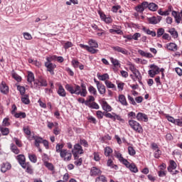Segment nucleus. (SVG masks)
<instances>
[{
    "instance_id": "nucleus-1",
    "label": "nucleus",
    "mask_w": 182,
    "mask_h": 182,
    "mask_svg": "<svg viewBox=\"0 0 182 182\" xmlns=\"http://www.w3.org/2000/svg\"><path fill=\"white\" fill-rule=\"evenodd\" d=\"M63 147H65V144H57L55 151L60 154V157L63 161H70L73 153L70 150L63 149Z\"/></svg>"
},
{
    "instance_id": "nucleus-2",
    "label": "nucleus",
    "mask_w": 182,
    "mask_h": 182,
    "mask_svg": "<svg viewBox=\"0 0 182 182\" xmlns=\"http://www.w3.org/2000/svg\"><path fill=\"white\" fill-rule=\"evenodd\" d=\"M149 9V11H152V12H156L157 9H159V6L154 3H149L147 1H143L141 4H139L135 7V11L139 12V14H142L144 12V9Z\"/></svg>"
},
{
    "instance_id": "nucleus-3",
    "label": "nucleus",
    "mask_w": 182,
    "mask_h": 182,
    "mask_svg": "<svg viewBox=\"0 0 182 182\" xmlns=\"http://www.w3.org/2000/svg\"><path fill=\"white\" fill-rule=\"evenodd\" d=\"M128 124L135 133H138L139 134H143V127H141V124H140L137 121L134 119H129L128 121Z\"/></svg>"
},
{
    "instance_id": "nucleus-4",
    "label": "nucleus",
    "mask_w": 182,
    "mask_h": 182,
    "mask_svg": "<svg viewBox=\"0 0 182 182\" xmlns=\"http://www.w3.org/2000/svg\"><path fill=\"white\" fill-rule=\"evenodd\" d=\"M95 97L92 95L88 96V99L86 100V106L90 107V109H95V110H99L100 109V106L96 102H95Z\"/></svg>"
},
{
    "instance_id": "nucleus-5",
    "label": "nucleus",
    "mask_w": 182,
    "mask_h": 182,
    "mask_svg": "<svg viewBox=\"0 0 182 182\" xmlns=\"http://www.w3.org/2000/svg\"><path fill=\"white\" fill-rule=\"evenodd\" d=\"M71 153H73V157L76 158L77 156H79V154H83L85 151L83 150V148L80 144H75L71 151Z\"/></svg>"
},
{
    "instance_id": "nucleus-6",
    "label": "nucleus",
    "mask_w": 182,
    "mask_h": 182,
    "mask_svg": "<svg viewBox=\"0 0 182 182\" xmlns=\"http://www.w3.org/2000/svg\"><path fill=\"white\" fill-rule=\"evenodd\" d=\"M150 69L151 70L148 71V74L150 77H154L156 75H159L160 73V68L154 64L150 65Z\"/></svg>"
},
{
    "instance_id": "nucleus-7",
    "label": "nucleus",
    "mask_w": 182,
    "mask_h": 182,
    "mask_svg": "<svg viewBox=\"0 0 182 182\" xmlns=\"http://www.w3.org/2000/svg\"><path fill=\"white\" fill-rule=\"evenodd\" d=\"M94 82L97 85V90L100 95H105L106 93V86L103 83L99 82L97 80L94 79Z\"/></svg>"
},
{
    "instance_id": "nucleus-8",
    "label": "nucleus",
    "mask_w": 182,
    "mask_h": 182,
    "mask_svg": "<svg viewBox=\"0 0 182 182\" xmlns=\"http://www.w3.org/2000/svg\"><path fill=\"white\" fill-rule=\"evenodd\" d=\"M44 65L47 68V71L50 72V75H55V64L52 63L50 61H46Z\"/></svg>"
},
{
    "instance_id": "nucleus-9",
    "label": "nucleus",
    "mask_w": 182,
    "mask_h": 182,
    "mask_svg": "<svg viewBox=\"0 0 182 182\" xmlns=\"http://www.w3.org/2000/svg\"><path fill=\"white\" fill-rule=\"evenodd\" d=\"M65 89L66 90H68V92H70V93H71V95H77V92H79V89H80V86L78 85H75V88L69 85V84H67L65 85Z\"/></svg>"
},
{
    "instance_id": "nucleus-10",
    "label": "nucleus",
    "mask_w": 182,
    "mask_h": 182,
    "mask_svg": "<svg viewBox=\"0 0 182 182\" xmlns=\"http://www.w3.org/2000/svg\"><path fill=\"white\" fill-rule=\"evenodd\" d=\"M77 95H80L82 97L87 96V90H86V85H85V83H81Z\"/></svg>"
},
{
    "instance_id": "nucleus-11",
    "label": "nucleus",
    "mask_w": 182,
    "mask_h": 182,
    "mask_svg": "<svg viewBox=\"0 0 182 182\" xmlns=\"http://www.w3.org/2000/svg\"><path fill=\"white\" fill-rule=\"evenodd\" d=\"M112 50H114V52H118V53H122V55H129V50L119 46H112Z\"/></svg>"
},
{
    "instance_id": "nucleus-12",
    "label": "nucleus",
    "mask_w": 182,
    "mask_h": 182,
    "mask_svg": "<svg viewBox=\"0 0 182 182\" xmlns=\"http://www.w3.org/2000/svg\"><path fill=\"white\" fill-rule=\"evenodd\" d=\"M80 47L82 48V49H86V50H87V52H90V53H97V52H99V50L95 49V47H90L89 46H86L85 44H80Z\"/></svg>"
},
{
    "instance_id": "nucleus-13",
    "label": "nucleus",
    "mask_w": 182,
    "mask_h": 182,
    "mask_svg": "<svg viewBox=\"0 0 182 182\" xmlns=\"http://www.w3.org/2000/svg\"><path fill=\"white\" fill-rule=\"evenodd\" d=\"M136 120L138 122H149V117H147V114L143 113V112H139L136 114Z\"/></svg>"
},
{
    "instance_id": "nucleus-14",
    "label": "nucleus",
    "mask_w": 182,
    "mask_h": 182,
    "mask_svg": "<svg viewBox=\"0 0 182 182\" xmlns=\"http://www.w3.org/2000/svg\"><path fill=\"white\" fill-rule=\"evenodd\" d=\"M90 176L92 177L102 176V171H100V168H97L96 166H93L91 168V170H90Z\"/></svg>"
},
{
    "instance_id": "nucleus-15",
    "label": "nucleus",
    "mask_w": 182,
    "mask_h": 182,
    "mask_svg": "<svg viewBox=\"0 0 182 182\" xmlns=\"http://www.w3.org/2000/svg\"><path fill=\"white\" fill-rule=\"evenodd\" d=\"M166 49L168 50H171V52H176V50H178V47L177 46V44L175 43H168L165 46Z\"/></svg>"
},
{
    "instance_id": "nucleus-16",
    "label": "nucleus",
    "mask_w": 182,
    "mask_h": 182,
    "mask_svg": "<svg viewBox=\"0 0 182 182\" xmlns=\"http://www.w3.org/2000/svg\"><path fill=\"white\" fill-rule=\"evenodd\" d=\"M57 93L59 96H60V97H66V90H65V88L62 84L58 85Z\"/></svg>"
},
{
    "instance_id": "nucleus-17",
    "label": "nucleus",
    "mask_w": 182,
    "mask_h": 182,
    "mask_svg": "<svg viewBox=\"0 0 182 182\" xmlns=\"http://www.w3.org/2000/svg\"><path fill=\"white\" fill-rule=\"evenodd\" d=\"M11 167H12V165H11V164L8 162L3 163L1 165V173H6L8 170H11Z\"/></svg>"
},
{
    "instance_id": "nucleus-18",
    "label": "nucleus",
    "mask_w": 182,
    "mask_h": 182,
    "mask_svg": "<svg viewBox=\"0 0 182 182\" xmlns=\"http://www.w3.org/2000/svg\"><path fill=\"white\" fill-rule=\"evenodd\" d=\"M127 163L128 164H124V166H126L127 168H129L130 171H132V173H137L139 171V169L137 168V166H136V164H130L129 161H127Z\"/></svg>"
},
{
    "instance_id": "nucleus-19",
    "label": "nucleus",
    "mask_w": 182,
    "mask_h": 182,
    "mask_svg": "<svg viewBox=\"0 0 182 182\" xmlns=\"http://www.w3.org/2000/svg\"><path fill=\"white\" fill-rule=\"evenodd\" d=\"M33 139L34 140V145L37 149H39V146H41V143L43 141V138L38 136H33Z\"/></svg>"
},
{
    "instance_id": "nucleus-20",
    "label": "nucleus",
    "mask_w": 182,
    "mask_h": 182,
    "mask_svg": "<svg viewBox=\"0 0 182 182\" xmlns=\"http://www.w3.org/2000/svg\"><path fill=\"white\" fill-rule=\"evenodd\" d=\"M0 91L1 93H4V95H6V93L9 92V87L4 81L1 82V83L0 84Z\"/></svg>"
},
{
    "instance_id": "nucleus-21",
    "label": "nucleus",
    "mask_w": 182,
    "mask_h": 182,
    "mask_svg": "<svg viewBox=\"0 0 182 182\" xmlns=\"http://www.w3.org/2000/svg\"><path fill=\"white\" fill-rule=\"evenodd\" d=\"M22 168L26 169V172L28 174H33V169L32 168V165H31V163L27 162L23 166H21Z\"/></svg>"
},
{
    "instance_id": "nucleus-22",
    "label": "nucleus",
    "mask_w": 182,
    "mask_h": 182,
    "mask_svg": "<svg viewBox=\"0 0 182 182\" xmlns=\"http://www.w3.org/2000/svg\"><path fill=\"white\" fill-rule=\"evenodd\" d=\"M177 168V164L174 160H170L169 161V166H168V171L169 173H173V170H176Z\"/></svg>"
},
{
    "instance_id": "nucleus-23",
    "label": "nucleus",
    "mask_w": 182,
    "mask_h": 182,
    "mask_svg": "<svg viewBox=\"0 0 182 182\" xmlns=\"http://www.w3.org/2000/svg\"><path fill=\"white\" fill-rule=\"evenodd\" d=\"M101 106L105 112H112V106L105 100L102 101Z\"/></svg>"
},
{
    "instance_id": "nucleus-24",
    "label": "nucleus",
    "mask_w": 182,
    "mask_h": 182,
    "mask_svg": "<svg viewBox=\"0 0 182 182\" xmlns=\"http://www.w3.org/2000/svg\"><path fill=\"white\" fill-rule=\"evenodd\" d=\"M17 160L20 166H21V167L28 163L26 162V158H25V155H23V154H20L17 156Z\"/></svg>"
},
{
    "instance_id": "nucleus-25",
    "label": "nucleus",
    "mask_w": 182,
    "mask_h": 182,
    "mask_svg": "<svg viewBox=\"0 0 182 182\" xmlns=\"http://www.w3.org/2000/svg\"><path fill=\"white\" fill-rule=\"evenodd\" d=\"M115 157H117V159H118L119 161H120V163H122V164L124 165V164H128L127 159L123 158V156L119 152H117V151L115 152Z\"/></svg>"
},
{
    "instance_id": "nucleus-26",
    "label": "nucleus",
    "mask_w": 182,
    "mask_h": 182,
    "mask_svg": "<svg viewBox=\"0 0 182 182\" xmlns=\"http://www.w3.org/2000/svg\"><path fill=\"white\" fill-rule=\"evenodd\" d=\"M118 100L122 106H129V103L127 102V100H126V96H124V95H119Z\"/></svg>"
},
{
    "instance_id": "nucleus-27",
    "label": "nucleus",
    "mask_w": 182,
    "mask_h": 182,
    "mask_svg": "<svg viewBox=\"0 0 182 182\" xmlns=\"http://www.w3.org/2000/svg\"><path fill=\"white\" fill-rule=\"evenodd\" d=\"M138 53H139L141 56H144V58H148L149 59L154 58L153 54H151V53H146L143 50H139Z\"/></svg>"
},
{
    "instance_id": "nucleus-28",
    "label": "nucleus",
    "mask_w": 182,
    "mask_h": 182,
    "mask_svg": "<svg viewBox=\"0 0 182 182\" xmlns=\"http://www.w3.org/2000/svg\"><path fill=\"white\" fill-rule=\"evenodd\" d=\"M147 21L150 25H157V23H159V21L156 16L147 18Z\"/></svg>"
},
{
    "instance_id": "nucleus-29",
    "label": "nucleus",
    "mask_w": 182,
    "mask_h": 182,
    "mask_svg": "<svg viewBox=\"0 0 182 182\" xmlns=\"http://www.w3.org/2000/svg\"><path fill=\"white\" fill-rule=\"evenodd\" d=\"M106 87L108 89H113V90H117V88L116 87V85L111 82L109 80H105V82Z\"/></svg>"
},
{
    "instance_id": "nucleus-30",
    "label": "nucleus",
    "mask_w": 182,
    "mask_h": 182,
    "mask_svg": "<svg viewBox=\"0 0 182 182\" xmlns=\"http://www.w3.org/2000/svg\"><path fill=\"white\" fill-rule=\"evenodd\" d=\"M34 80H35V75L33 74V73L31 71L28 72L27 82L31 84L33 82H34Z\"/></svg>"
},
{
    "instance_id": "nucleus-31",
    "label": "nucleus",
    "mask_w": 182,
    "mask_h": 182,
    "mask_svg": "<svg viewBox=\"0 0 182 182\" xmlns=\"http://www.w3.org/2000/svg\"><path fill=\"white\" fill-rule=\"evenodd\" d=\"M74 157V164H75L77 166H81L82 164L83 163V159L82 158H79V155H77V157Z\"/></svg>"
},
{
    "instance_id": "nucleus-32",
    "label": "nucleus",
    "mask_w": 182,
    "mask_h": 182,
    "mask_svg": "<svg viewBox=\"0 0 182 182\" xmlns=\"http://www.w3.org/2000/svg\"><path fill=\"white\" fill-rule=\"evenodd\" d=\"M169 33H171V36L173 37L174 39H177L178 38V33L176 31V28H172L168 31Z\"/></svg>"
},
{
    "instance_id": "nucleus-33",
    "label": "nucleus",
    "mask_w": 182,
    "mask_h": 182,
    "mask_svg": "<svg viewBox=\"0 0 182 182\" xmlns=\"http://www.w3.org/2000/svg\"><path fill=\"white\" fill-rule=\"evenodd\" d=\"M88 45H90V47L91 48H99V44L97 43V41L93 39H90L88 41Z\"/></svg>"
},
{
    "instance_id": "nucleus-34",
    "label": "nucleus",
    "mask_w": 182,
    "mask_h": 182,
    "mask_svg": "<svg viewBox=\"0 0 182 182\" xmlns=\"http://www.w3.org/2000/svg\"><path fill=\"white\" fill-rule=\"evenodd\" d=\"M12 78L16 80V82H21L22 81V77H21L19 75H18L15 71H12L11 73Z\"/></svg>"
},
{
    "instance_id": "nucleus-35",
    "label": "nucleus",
    "mask_w": 182,
    "mask_h": 182,
    "mask_svg": "<svg viewBox=\"0 0 182 182\" xmlns=\"http://www.w3.org/2000/svg\"><path fill=\"white\" fill-rule=\"evenodd\" d=\"M95 182H107V178L105 175H100L95 178Z\"/></svg>"
},
{
    "instance_id": "nucleus-36",
    "label": "nucleus",
    "mask_w": 182,
    "mask_h": 182,
    "mask_svg": "<svg viewBox=\"0 0 182 182\" xmlns=\"http://www.w3.org/2000/svg\"><path fill=\"white\" fill-rule=\"evenodd\" d=\"M14 117H16V119H26V113L22 112H16V114H14Z\"/></svg>"
},
{
    "instance_id": "nucleus-37",
    "label": "nucleus",
    "mask_w": 182,
    "mask_h": 182,
    "mask_svg": "<svg viewBox=\"0 0 182 182\" xmlns=\"http://www.w3.org/2000/svg\"><path fill=\"white\" fill-rule=\"evenodd\" d=\"M21 102L24 105H29V103H31V100H29V95H23V97H21Z\"/></svg>"
},
{
    "instance_id": "nucleus-38",
    "label": "nucleus",
    "mask_w": 182,
    "mask_h": 182,
    "mask_svg": "<svg viewBox=\"0 0 182 182\" xmlns=\"http://www.w3.org/2000/svg\"><path fill=\"white\" fill-rule=\"evenodd\" d=\"M11 150L13 151V153H14V154H19V153H21V151L19 149H18V146H16L15 144H11Z\"/></svg>"
},
{
    "instance_id": "nucleus-39",
    "label": "nucleus",
    "mask_w": 182,
    "mask_h": 182,
    "mask_svg": "<svg viewBox=\"0 0 182 182\" xmlns=\"http://www.w3.org/2000/svg\"><path fill=\"white\" fill-rule=\"evenodd\" d=\"M44 166L50 170V171H55V166L52 163H49L48 161L44 162Z\"/></svg>"
},
{
    "instance_id": "nucleus-40",
    "label": "nucleus",
    "mask_w": 182,
    "mask_h": 182,
    "mask_svg": "<svg viewBox=\"0 0 182 182\" xmlns=\"http://www.w3.org/2000/svg\"><path fill=\"white\" fill-rule=\"evenodd\" d=\"M0 132L2 136H8L9 134V129L5 127H0Z\"/></svg>"
},
{
    "instance_id": "nucleus-41",
    "label": "nucleus",
    "mask_w": 182,
    "mask_h": 182,
    "mask_svg": "<svg viewBox=\"0 0 182 182\" xmlns=\"http://www.w3.org/2000/svg\"><path fill=\"white\" fill-rule=\"evenodd\" d=\"M104 151L105 156H106V157H109L112 154V153H113V149H112L110 146H107L105 148Z\"/></svg>"
},
{
    "instance_id": "nucleus-42",
    "label": "nucleus",
    "mask_w": 182,
    "mask_h": 182,
    "mask_svg": "<svg viewBox=\"0 0 182 182\" xmlns=\"http://www.w3.org/2000/svg\"><path fill=\"white\" fill-rule=\"evenodd\" d=\"M63 46L65 50H68V49H69V48L73 47V43L71 41H66L64 43H63Z\"/></svg>"
},
{
    "instance_id": "nucleus-43",
    "label": "nucleus",
    "mask_w": 182,
    "mask_h": 182,
    "mask_svg": "<svg viewBox=\"0 0 182 182\" xmlns=\"http://www.w3.org/2000/svg\"><path fill=\"white\" fill-rule=\"evenodd\" d=\"M109 60L112 63L113 66H114V68H117V66H120V62H119V60L116 58H113V57H110Z\"/></svg>"
},
{
    "instance_id": "nucleus-44",
    "label": "nucleus",
    "mask_w": 182,
    "mask_h": 182,
    "mask_svg": "<svg viewBox=\"0 0 182 182\" xmlns=\"http://www.w3.org/2000/svg\"><path fill=\"white\" fill-rule=\"evenodd\" d=\"M144 32L147 35H151L153 38L156 36V31H151L149 28H143Z\"/></svg>"
},
{
    "instance_id": "nucleus-45",
    "label": "nucleus",
    "mask_w": 182,
    "mask_h": 182,
    "mask_svg": "<svg viewBox=\"0 0 182 182\" xmlns=\"http://www.w3.org/2000/svg\"><path fill=\"white\" fill-rule=\"evenodd\" d=\"M28 159L31 163H36L38 161V157L35 154H28Z\"/></svg>"
},
{
    "instance_id": "nucleus-46",
    "label": "nucleus",
    "mask_w": 182,
    "mask_h": 182,
    "mask_svg": "<svg viewBox=\"0 0 182 182\" xmlns=\"http://www.w3.org/2000/svg\"><path fill=\"white\" fill-rule=\"evenodd\" d=\"M17 90L20 92V95L21 96H24L25 93L26 92V89L25 88L24 86H21V85H17Z\"/></svg>"
},
{
    "instance_id": "nucleus-47",
    "label": "nucleus",
    "mask_w": 182,
    "mask_h": 182,
    "mask_svg": "<svg viewBox=\"0 0 182 182\" xmlns=\"http://www.w3.org/2000/svg\"><path fill=\"white\" fill-rule=\"evenodd\" d=\"M38 81L40 82L41 87H46V86H48V81L46 80V79L41 77L38 79Z\"/></svg>"
},
{
    "instance_id": "nucleus-48",
    "label": "nucleus",
    "mask_w": 182,
    "mask_h": 182,
    "mask_svg": "<svg viewBox=\"0 0 182 182\" xmlns=\"http://www.w3.org/2000/svg\"><path fill=\"white\" fill-rule=\"evenodd\" d=\"M31 87H33V89H41V87H42V86L41 85V82H40L39 80H35L34 84H33V85H31Z\"/></svg>"
},
{
    "instance_id": "nucleus-49",
    "label": "nucleus",
    "mask_w": 182,
    "mask_h": 182,
    "mask_svg": "<svg viewBox=\"0 0 182 182\" xmlns=\"http://www.w3.org/2000/svg\"><path fill=\"white\" fill-rule=\"evenodd\" d=\"M88 91L90 92V93H91V95H93L94 96H96V95H97V90L92 85H90V87H88Z\"/></svg>"
},
{
    "instance_id": "nucleus-50",
    "label": "nucleus",
    "mask_w": 182,
    "mask_h": 182,
    "mask_svg": "<svg viewBox=\"0 0 182 182\" xmlns=\"http://www.w3.org/2000/svg\"><path fill=\"white\" fill-rule=\"evenodd\" d=\"M164 32H165L164 28H158L157 33H156L157 38H161V36L164 35Z\"/></svg>"
},
{
    "instance_id": "nucleus-51",
    "label": "nucleus",
    "mask_w": 182,
    "mask_h": 182,
    "mask_svg": "<svg viewBox=\"0 0 182 182\" xmlns=\"http://www.w3.org/2000/svg\"><path fill=\"white\" fill-rule=\"evenodd\" d=\"M11 126V123L9 122V118H4L2 122V127H8Z\"/></svg>"
},
{
    "instance_id": "nucleus-52",
    "label": "nucleus",
    "mask_w": 182,
    "mask_h": 182,
    "mask_svg": "<svg viewBox=\"0 0 182 182\" xmlns=\"http://www.w3.org/2000/svg\"><path fill=\"white\" fill-rule=\"evenodd\" d=\"M107 165L108 167H111V168H117V165H114V164L113 163V161L112 159L107 160Z\"/></svg>"
},
{
    "instance_id": "nucleus-53",
    "label": "nucleus",
    "mask_w": 182,
    "mask_h": 182,
    "mask_svg": "<svg viewBox=\"0 0 182 182\" xmlns=\"http://www.w3.org/2000/svg\"><path fill=\"white\" fill-rule=\"evenodd\" d=\"M98 79L100 80H102V81L105 82V80H107V79H109V74L105 73V74H103L102 75H99Z\"/></svg>"
},
{
    "instance_id": "nucleus-54",
    "label": "nucleus",
    "mask_w": 182,
    "mask_h": 182,
    "mask_svg": "<svg viewBox=\"0 0 182 182\" xmlns=\"http://www.w3.org/2000/svg\"><path fill=\"white\" fill-rule=\"evenodd\" d=\"M14 143L16 144V145L18 146V147H22L23 144H22V141H21L19 139L16 138V137H14L13 139Z\"/></svg>"
},
{
    "instance_id": "nucleus-55",
    "label": "nucleus",
    "mask_w": 182,
    "mask_h": 182,
    "mask_svg": "<svg viewBox=\"0 0 182 182\" xmlns=\"http://www.w3.org/2000/svg\"><path fill=\"white\" fill-rule=\"evenodd\" d=\"M128 153L129 156H134L136 154V150H134V148H133V146H129Z\"/></svg>"
},
{
    "instance_id": "nucleus-56",
    "label": "nucleus",
    "mask_w": 182,
    "mask_h": 182,
    "mask_svg": "<svg viewBox=\"0 0 182 182\" xmlns=\"http://www.w3.org/2000/svg\"><path fill=\"white\" fill-rule=\"evenodd\" d=\"M132 73L134 75L136 79L138 80H140L141 79V74L140 73V71L139 70H136L135 72H132Z\"/></svg>"
},
{
    "instance_id": "nucleus-57",
    "label": "nucleus",
    "mask_w": 182,
    "mask_h": 182,
    "mask_svg": "<svg viewBox=\"0 0 182 182\" xmlns=\"http://www.w3.org/2000/svg\"><path fill=\"white\" fill-rule=\"evenodd\" d=\"M128 65H129V70H131V72H137V68H136V66L134 65V64L129 63Z\"/></svg>"
},
{
    "instance_id": "nucleus-58",
    "label": "nucleus",
    "mask_w": 182,
    "mask_h": 182,
    "mask_svg": "<svg viewBox=\"0 0 182 182\" xmlns=\"http://www.w3.org/2000/svg\"><path fill=\"white\" fill-rule=\"evenodd\" d=\"M127 97H128V100L129 101V103L131 105H133V106H136L137 105V103L136 102V101L134 100V98H133V97L128 95Z\"/></svg>"
},
{
    "instance_id": "nucleus-59",
    "label": "nucleus",
    "mask_w": 182,
    "mask_h": 182,
    "mask_svg": "<svg viewBox=\"0 0 182 182\" xmlns=\"http://www.w3.org/2000/svg\"><path fill=\"white\" fill-rule=\"evenodd\" d=\"M105 112H103L100 110L97 111L96 114H97V119H103V116H105Z\"/></svg>"
},
{
    "instance_id": "nucleus-60",
    "label": "nucleus",
    "mask_w": 182,
    "mask_h": 182,
    "mask_svg": "<svg viewBox=\"0 0 182 182\" xmlns=\"http://www.w3.org/2000/svg\"><path fill=\"white\" fill-rule=\"evenodd\" d=\"M80 145L83 146L84 147H89V143H87L86 139L80 140Z\"/></svg>"
},
{
    "instance_id": "nucleus-61",
    "label": "nucleus",
    "mask_w": 182,
    "mask_h": 182,
    "mask_svg": "<svg viewBox=\"0 0 182 182\" xmlns=\"http://www.w3.org/2000/svg\"><path fill=\"white\" fill-rule=\"evenodd\" d=\"M154 156L155 159H160V156H161V151L160 149H156L154 153Z\"/></svg>"
},
{
    "instance_id": "nucleus-62",
    "label": "nucleus",
    "mask_w": 182,
    "mask_h": 182,
    "mask_svg": "<svg viewBox=\"0 0 182 182\" xmlns=\"http://www.w3.org/2000/svg\"><path fill=\"white\" fill-rule=\"evenodd\" d=\"M71 63H72L73 68H78L79 65H80V63L77 60H73L71 61Z\"/></svg>"
},
{
    "instance_id": "nucleus-63",
    "label": "nucleus",
    "mask_w": 182,
    "mask_h": 182,
    "mask_svg": "<svg viewBox=\"0 0 182 182\" xmlns=\"http://www.w3.org/2000/svg\"><path fill=\"white\" fill-rule=\"evenodd\" d=\"M104 22H105V23L109 24L112 23V22H113V18H112V16H107L105 19H104Z\"/></svg>"
},
{
    "instance_id": "nucleus-64",
    "label": "nucleus",
    "mask_w": 182,
    "mask_h": 182,
    "mask_svg": "<svg viewBox=\"0 0 182 182\" xmlns=\"http://www.w3.org/2000/svg\"><path fill=\"white\" fill-rule=\"evenodd\" d=\"M176 125L182 127V117L181 119H176Z\"/></svg>"
}]
</instances>
